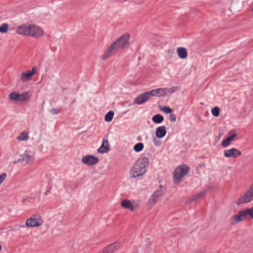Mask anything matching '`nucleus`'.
<instances>
[{"instance_id":"obj_1","label":"nucleus","mask_w":253,"mask_h":253,"mask_svg":"<svg viewBox=\"0 0 253 253\" xmlns=\"http://www.w3.org/2000/svg\"><path fill=\"white\" fill-rule=\"evenodd\" d=\"M16 32L18 35L34 38H39L44 35L42 28L35 24H23L19 26L16 28Z\"/></svg>"},{"instance_id":"obj_2","label":"nucleus","mask_w":253,"mask_h":253,"mask_svg":"<svg viewBox=\"0 0 253 253\" xmlns=\"http://www.w3.org/2000/svg\"><path fill=\"white\" fill-rule=\"evenodd\" d=\"M149 159L145 156L138 159L130 170V175L132 177H137L143 175L147 171L149 165Z\"/></svg>"},{"instance_id":"obj_3","label":"nucleus","mask_w":253,"mask_h":253,"mask_svg":"<svg viewBox=\"0 0 253 253\" xmlns=\"http://www.w3.org/2000/svg\"><path fill=\"white\" fill-rule=\"evenodd\" d=\"M43 224V220L42 216L39 214H35L26 220L25 224H17L15 225L14 230L20 231L21 229H25L26 227H38L42 226Z\"/></svg>"},{"instance_id":"obj_4","label":"nucleus","mask_w":253,"mask_h":253,"mask_svg":"<svg viewBox=\"0 0 253 253\" xmlns=\"http://www.w3.org/2000/svg\"><path fill=\"white\" fill-rule=\"evenodd\" d=\"M190 170V168L186 165L177 167L173 172V181L175 183L181 181L184 176L186 175Z\"/></svg>"},{"instance_id":"obj_5","label":"nucleus","mask_w":253,"mask_h":253,"mask_svg":"<svg viewBox=\"0 0 253 253\" xmlns=\"http://www.w3.org/2000/svg\"><path fill=\"white\" fill-rule=\"evenodd\" d=\"M253 201V183L244 195L241 196L236 202L237 205L247 203Z\"/></svg>"},{"instance_id":"obj_6","label":"nucleus","mask_w":253,"mask_h":253,"mask_svg":"<svg viewBox=\"0 0 253 253\" xmlns=\"http://www.w3.org/2000/svg\"><path fill=\"white\" fill-rule=\"evenodd\" d=\"M130 36L128 34L126 33L122 35L117 39L115 42L117 44L120 49H123L127 47L129 44Z\"/></svg>"},{"instance_id":"obj_7","label":"nucleus","mask_w":253,"mask_h":253,"mask_svg":"<svg viewBox=\"0 0 253 253\" xmlns=\"http://www.w3.org/2000/svg\"><path fill=\"white\" fill-rule=\"evenodd\" d=\"M34 153L30 150H26L22 155L21 159H19L17 162L14 161V163H16L21 161L24 164H31L34 162Z\"/></svg>"},{"instance_id":"obj_8","label":"nucleus","mask_w":253,"mask_h":253,"mask_svg":"<svg viewBox=\"0 0 253 253\" xmlns=\"http://www.w3.org/2000/svg\"><path fill=\"white\" fill-rule=\"evenodd\" d=\"M119 49H120L119 48L116 43L114 42L112 44L109 46L107 50L101 55V59L103 60H106L115 54Z\"/></svg>"},{"instance_id":"obj_9","label":"nucleus","mask_w":253,"mask_h":253,"mask_svg":"<svg viewBox=\"0 0 253 253\" xmlns=\"http://www.w3.org/2000/svg\"><path fill=\"white\" fill-rule=\"evenodd\" d=\"M247 214L245 210L240 211L238 213L234 215L230 218V221L232 225L236 224L245 220Z\"/></svg>"},{"instance_id":"obj_10","label":"nucleus","mask_w":253,"mask_h":253,"mask_svg":"<svg viewBox=\"0 0 253 253\" xmlns=\"http://www.w3.org/2000/svg\"><path fill=\"white\" fill-rule=\"evenodd\" d=\"M82 162L87 166H93L97 164L98 159L93 155H87L84 156L81 159Z\"/></svg>"},{"instance_id":"obj_11","label":"nucleus","mask_w":253,"mask_h":253,"mask_svg":"<svg viewBox=\"0 0 253 253\" xmlns=\"http://www.w3.org/2000/svg\"><path fill=\"white\" fill-rule=\"evenodd\" d=\"M121 206L124 209L129 210L131 211H134L139 208V204L135 202H131L129 200H124L121 202Z\"/></svg>"},{"instance_id":"obj_12","label":"nucleus","mask_w":253,"mask_h":253,"mask_svg":"<svg viewBox=\"0 0 253 253\" xmlns=\"http://www.w3.org/2000/svg\"><path fill=\"white\" fill-rule=\"evenodd\" d=\"M223 154L224 157L226 158H236L240 156L242 153L238 149L232 148L230 149H226L224 150Z\"/></svg>"},{"instance_id":"obj_13","label":"nucleus","mask_w":253,"mask_h":253,"mask_svg":"<svg viewBox=\"0 0 253 253\" xmlns=\"http://www.w3.org/2000/svg\"><path fill=\"white\" fill-rule=\"evenodd\" d=\"M150 98L149 92H146L137 96L134 99V103L141 105L149 100Z\"/></svg>"},{"instance_id":"obj_14","label":"nucleus","mask_w":253,"mask_h":253,"mask_svg":"<svg viewBox=\"0 0 253 253\" xmlns=\"http://www.w3.org/2000/svg\"><path fill=\"white\" fill-rule=\"evenodd\" d=\"M162 186L160 185L159 188L156 190L149 198V204L150 205H154L157 201V199L162 195Z\"/></svg>"},{"instance_id":"obj_15","label":"nucleus","mask_w":253,"mask_h":253,"mask_svg":"<svg viewBox=\"0 0 253 253\" xmlns=\"http://www.w3.org/2000/svg\"><path fill=\"white\" fill-rule=\"evenodd\" d=\"M148 92L150 97L152 96L162 97L167 95V88H159L153 89Z\"/></svg>"},{"instance_id":"obj_16","label":"nucleus","mask_w":253,"mask_h":253,"mask_svg":"<svg viewBox=\"0 0 253 253\" xmlns=\"http://www.w3.org/2000/svg\"><path fill=\"white\" fill-rule=\"evenodd\" d=\"M36 73V69L33 67L31 71H28L25 73L23 72L21 75V80L23 82H27L29 81L32 77Z\"/></svg>"},{"instance_id":"obj_17","label":"nucleus","mask_w":253,"mask_h":253,"mask_svg":"<svg viewBox=\"0 0 253 253\" xmlns=\"http://www.w3.org/2000/svg\"><path fill=\"white\" fill-rule=\"evenodd\" d=\"M120 244L118 243H114L106 247L103 251V253H114L120 248Z\"/></svg>"},{"instance_id":"obj_18","label":"nucleus","mask_w":253,"mask_h":253,"mask_svg":"<svg viewBox=\"0 0 253 253\" xmlns=\"http://www.w3.org/2000/svg\"><path fill=\"white\" fill-rule=\"evenodd\" d=\"M166 127L164 126H160L156 128V135L158 138H163L166 135Z\"/></svg>"},{"instance_id":"obj_19","label":"nucleus","mask_w":253,"mask_h":253,"mask_svg":"<svg viewBox=\"0 0 253 253\" xmlns=\"http://www.w3.org/2000/svg\"><path fill=\"white\" fill-rule=\"evenodd\" d=\"M109 149V143L107 139H103L101 146L98 149L97 152L99 153H105L107 152Z\"/></svg>"},{"instance_id":"obj_20","label":"nucleus","mask_w":253,"mask_h":253,"mask_svg":"<svg viewBox=\"0 0 253 253\" xmlns=\"http://www.w3.org/2000/svg\"><path fill=\"white\" fill-rule=\"evenodd\" d=\"M176 52L178 57L181 59H185L187 57V49L185 47H178Z\"/></svg>"},{"instance_id":"obj_21","label":"nucleus","mask_w":253,"mask_h":253,"mask_svg":"<svg viewBox=\"0 0 253 253\" xmlns=\"http://www.w3.org/2000/svg\"><path fill=\"white\" fill-rule=\"evenodd\" d=\"M164 117L162 115L156 114L152 118V121L156 124H160L164 121Z\"/></svg>"},{"instance_id":"obj_22","label":"nucleus","mask_w":253,"mask_h":253,"mask_svg":"<svg viewBox=\"0 0 253 253\" xmlns=\"http://www.w3.org/2000/svg\"><path fill=\"white\" fill-rule=\"evenodd\" d=\"M28 138V133L25 131L22 132L17 138V139L20 141H26Z\"/></svg>"},{"instance_id":"obj_23","label":"nucleus","mask_w":253,"mask_h":253,"mask_svg":"<svg viewBox=\"0 0 253 253\" xmlns=\"http://www.w3.org/2000/svg\"><path fill=\"white\" fill-rule=\"evenodd\" d=\"M19 97V93L16 91L12 92L9 95V99L13 101H18Z\"/></svg>"},{"instance_id":"obj_24","label":"nucleus","mask_w":253,"mask_h":253,"mask_svg":"<svg viewBox=\"0 0 253 253\" xmlns=\"http://www.w3.org/2000/svg\"><path fill=\"white\" fill-rule=\"evenodd\" d=\"M29 98V93L27 91L22 94H19V101H24L27 100Z\"/></svg>"},{"instance_id":"obj_25","label":"nucleus","mask_w":253,"mask_h":253,"mask_svg":"<svg viewBox=\"0 0 253 253\" xmlns=\"http://www.w3.org/2000/svg\"><path fill=\"white\" fill-rule=\"evenodd\" d=\"M114 112L113 111H110L105 116V121L107 122H111L113 118Z\"/></svg>"},{"instance_id":"obj_26","label":"nucleus","mask_w":253,"mask_h":253,"mask_svg":"<svg viewBox=\"0 0 253 253\" xmlns=\"http://www.w3.org/2000/svg\"><path fill=\"white\" fill-rule=\"evenodd\" d=\"M144 148V145L142 143H138L133 147V150L136 152L141 151Z\"/></svg>"},{"instance_id":"obj_27","label":"nucleus","mask_w":253,"mask_h":253,"mask_svg":"<svg viewBox=\"0 0 253 253\" xmlns=\"http://www.w3.org/2000/svg\"><path fill=\"white\" fill-rule=\"evenodd\" d=\"M78 187V184L75 181H70L66 185V188L71 190L76 189Z\"/></svg>"},{"instance_id":"obj_28","label":"nucleus","mask_w":253,"mask_h":253,"mask_svg":"<svg viewBox=\"0 0 253 253\" xmlns=\"http://www.w3.org/2000/svg\"><path fill=\"white\" fill-rule=\"evenodd\" d=\"M220 109L218 107H214L211 110L212 115L214 117H218L219 115Z\"/></svg>"},{"instance_id":"obj_29","label":"nucleus","mask_w":253,"mask_h":253,"mask_svg":"<svg viewBox=\"0 0 253 253\" xmlns=\"http://www.w3.org/2000/svg\"><path fill=\"white\" fill-rule=\"evenodd\" d=\"M205 194V192H201L194 196H193L191 199H190V201H194L200 197H202L204 196Z\"/></svg>"},{"instance_id":"obj_30","label":"nucleus","mask_w":253,"mask_h":253,"mask_svg":"<svg viewBox=\"0 0 253 253\" xmlns=\"http://www.w3.org/2000/svg\"><path fill=\"white\" fill-rule=\"evenodd\" d=\"M161 110L166 114H171L172 112V110L169 106L163 107Z\"/></svg>"},{"instance_id":"obj_31","label":"nucleus","mask_w":253,"mask_h":253,"mask_svg":"<svg viewBox=\"0 0 253 253\" xmlns=\"http://www.w3.org/2000/svg\"><path fill=\"white\" fill-rule=\"evenodd\" d=\"M8 29V25L6 23L1 25V33H6Z\"/></svg>"},{"instance_id":"obj_32","label":"nucleus","mask_w":253,"mask_h":253,"mask_svg":"<svg viewBox=\"0 0 253 253\" xmlns=\"http://www.w3.org/2000/svg\"><path fill=\"white\" fill-rule=\"evenodd\" d=\"M230 144L231 141L228 138H226L222 142V146L225 148L228 147Z\"/></svg>"},{"instance_id":"obj_33","label":"nucleus","mask_w":253,"mask_h":253,"mask_svg":"<svg viewBox=\"0 0 253 253\" xmlns=\"http://www.w3.org/2000/svg\"><path fill=\"white\" fill-rule=\"evenodd\" d=\"M61 111L60 108H52L49 110L50 113L52 115H56Z\"/></svg>"},{"instance_id":"obj_34","label":"nucleus","mask_w":253,"mask_h":253,"mask_svg":"<svg viewBox=\"0 0 253 253\" xmlns=\"http://www.w3.org/2000/svg\"><path fill=\"white\" fill-rule=\"evenodd\" d=\"M247 214H249L252 218H253V207L250 209L245 210Z\"/></svg>"},{"instance_id":"obj_35","label":"nucleus","mask_w":253,"mask_h":253,"mask_svg":"<svg viewBox=\"0 0 253 253\" xmlns=\"http://www.w3.org/2000/svg\"><path fill=\"white\" fill-rule=\"evenodd\" d=\"M167 93L168 92L173 93L177 89V87L176 86H172L170 88H167Z\"/></svg>"},{"instance_id":"obj_36","label":"nucleus","mask_w":253,"mask_h":253,"mask_svg":"<svg viewBox=\"0 0 253 253\" xmlns=\"http://www.w3.org/2000/svg\"><path fill=\"white\" fill-rule=\"evenodd\" d=\"M176 119V115L174 114H170L169 116V120L171 122H175Z\"/></svg>"},{"instance_id":"obj_37","label":"nucleus","mask_w":253,"mask_h":253,"mask_svg":"<svg viewBox=\"0 0 253 253\" xmlns=\"http://www.w3.org/2000/svg\"><path fill=\"white\" fill-rule=\"evenodd\" d=\"M153 142L154 143V144H155L156 146H159L161 144V142L160 141L157 140L156 138H154L153 139Z\"/></svg>"},{"instance_id":"obj_38","label":"nucleus","mask_w":253,"mask_h":253,"mask_svg":"<svg viewBox=\"0 0 253 253\" xmlns=\"http://www.w3.org/2000/svg\"><path fill=\"white\" fill-rule=\"evenodd\" d=\"M236 134L234 133L231 135H229L227 138L231 141L234 138L236 137Z\"/></svg>"},{"instance_id":"obj_39","label":"nucleus","mask_w":253,"mask_h":253,"mask_svg":"<svg viewBox=\"0 0 253 253\" xmlns=\"http://www.w3.org/2000/svg\"><path fill=\"white\" fill-rule=\"evenodd\" d=\"M6 174L5 173H3L1 174V183L6 178Z\"/></svg>"},{"instance_id":"obj_40","label":"nucleus","mask_w":253,"mask_h":253,"mask_svg":"<svg viewBox=\"0 0 253 253\" xmlns=\"http://www.w3.org/2000/svg\"><path fill=\"white\" fill-rule=\"evenodd\" d=\"M252 11H253V6L252 7Z\"/></svg>"}]
</instances>
